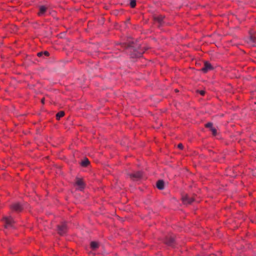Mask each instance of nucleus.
Returning a JSON list of instances; mask_svg holds the SVG:
<instances>
[{
	"instance_id": "obj_3",
	"label": "nucleus",
	"mask_w": 256,
	"mask_h": 256,
	"mask_svg": "<svg viewBox=\"0 0 256 256\" xmlns=\"http://www.w3.org/2000/svg\"><path fill=\"white\" fill-rule=\"evenodd\" d=\"M130 178L134 180H138L142 178V172L140 171L136 172L134 173H130L128 174Z\"/></svg>"
},
{
	"instance_id": "obj_2",
	"label": "nucleus",
	"mask_w": 256,
	"mask_h": 256,
	"mask_svg": "<svg viewBox=\"0 0 256 256\" xmlns=\"http://www.w3.org/2000/svg\"><path fill=\"white\" fill-rule=\"evenodd\" d=\"M2 222L4 223V228H14V222L11 216H4L2 219Z\"/></svg>"
},
{
	"instance_id": "obj_4",
	"label": "nucleus",
	"mask_w": 256,
	"mask_h": 256,
	"mask_svg": "<svg viewBox=\"0 0 256 256\" xmlns=\"http://www.w3.org/2000/svg\"><path fill=\"white\" fill-rule=\"evenodd\" d=\"M67 230V227L65 223H62L58 226V232L60 235L64 234Z\"/></svg>"
},
{
	"instance_id": "obj_14",
	"label": "nucleus",
	"mask_w": 256,
	"mask_h": 256,
	"mask_svg": "<svg viewBox=\"0 0 256 256\" xmlns=\"http://www.w3.org/2000/svg\"><path fill=\"white\" fill-rule=\"evenodd\" d=\"M256 38L254 36H250V40L248 42L250 43V44L254 46L255 45V43L256 42Z\"/></svg>"
},
{
	"instance_id": "obj_15",
	"label": "nucleus",
	"mask_w": 256,
	"mask_h": 256,
	"mask_svg": "<svg viewBox=\"0 0 256 256\" xmlns=\"http://www.w3.org/2000/svg\"><path fill=\"white\" fill-rule=\"evenodd\" d=\"M90 246L94 250H96L98 247V242H92L90 243Z\"/></svg>"
},
{
	"instance_id": "obj_17",
	"label": "nucleus",
	"mask_w": 256,
	"mask_h": 256,
	"mask_svg": "<svg viewBox=\"0 0 256 256\" xmlns=\"http://www.w3.org/2000/svg\"><path fill=\"white\" fill-rule=\"evenodd\" d=\"M130 5L132 8H134L136 6V0H130Z\"/></svg>"
},
{
	"instance_id": "obj_20",
	"label": "nucleus",
	"mask_w": 256,
	"mask_h": 256,
	"mask_svg": "<svg viewBox=\"0 0 256 256\" xmlns=\"http://www.w3.org/2000/svg\"><path fill=\"white\" fill-rule=\"evenodd\" d=\"M49 54H50L48 52H47V51L43 52L44 58L48 56H49Z\"/></svg>"
},
{
	"instance_id": "obj_24",
	"label": "nucleus",
	"mask_w": 256,
	"mask_h": 256,
	"mask_svg": "<svg viewBox=\"0 0 256 256\" xmlns=\"http://www.w3.org/2000/svg\"><path fill=\"white\" fill-rule=\"evenodd\" d=\"M42 104H44V99H42Z\"/></svg>"
},
{
	"instance_id": "obj_9",
	"label": "nucleus",
	"mask_w": 256,
	"mask_h": 256,
	"mask_svg": "<svg viewBox=\"0 0 256 256\" xmlns=\"http://www.w3.org/2000/svg\"><path fill=\"white\" fill-rule=\"evenodd\" d=\"M76 184L79 186L80 190H82L84 188V184L82 180L80 178H77Z\"/></svg>"
},
{
	"instance_id": "obj_26",
	"label": "nucleus",
	"mask_w": 256,
	"mask_h": 256,
	"mask_svg": "<svg viewBox=\"0 0 256 256\" xmlns=\"http://www.w3.org/2000/svg\"><path fill=\"white\" fill-rule=\"evenodd\" d=\"M255 104H256V102H255Z\"/></svg>"
},
{
	"instance_id": "obj_25",
	"label": "nucleus",
	"mask_w": 256,
	"mask_h": 256,
	"mask_svg": "<svg viewBox=\"0 0 256 256\" xmlns=\"http://www.w3.org/2000/svg\"><path fill=\"white\" fill-rule=\"evenodd\" d=\"M175 91L177 92H178V90L176 89V90H175Z\"/></svg>"
},
{
	"instance_id": "obj_5",
	"label": "nucleus",
	"mask_w": 256,
	"mask_h": 256,
	"mask_svg": "<svg viewBox=\"0 0 256 256\" xmlns=\"http://www.w3.org/2000/svg\"><path fill=\"white\" fill-rule=\"evenodd\" d=\"M182 200L184 204H192V202L194 200V199L193 198L186 194L182 196Z\"/></svg>"
},
{
	"instance_id": "obj_8",
	"label": "nucleus",
	"mask_w": 256,
	"mask_h": 256,
	"mask_svg": "<svg viewBox=\"0 0 256 256\" xmlns=\"http://www.w3.org/2000/svg\"><path fill=\"white\" fill-rule=\"evenodd\" d=\"M174 236H170L166 238L165 242L168 245L172 246L174 243Z\"/></svg>"
},
{
	"instance_id": "obj_21",
	"label": "nucleus",
	"mask_w": 256,
	"mask_h": 256,
	"mask_svg": "<svg viewBox=\"0 0 256 256\" xmlns=\"http://www.w3.org/2000/svg\"><path fill=\"white\" fill-rule=\"evenodd\" d=\"M37 56L39 57H43L44 58L43 52H38L37 54Z\"/></svg>"
},
{
	"instance_id": "obj_22",
	"label": "nucleus",
	"mask_w": 256,
	"mask_h": 256,
	"mask_svg": "<svg viewBox=\"0 0 256 256\" xmlns=\"http://www.w3.org/2000/svg\"><path fill=\"white\" fill-rule=\"evenodd\" d=\"M178 148L180 150H182L184 148V146L182 145V144H179L178 145Z\"/></svg>"
},
{
	"instance_id": "obj_7",
	"label": "nucleus",
	"mask_w": 256,
	"mask_h": 256,
	"mask_svg": "<svg viewBox=\"0 0 256 256\" xmlns=\"http://www.w3.org/2000/svg\"><path fill=\"white\" fill-rule=\"evenodd\" d=\"M11 208L14 210L19 212H20L22 208L19 203H14L11 206Z\"/></svg>"
},
{
	"instance_id": "obj_16",
	"label": "nucleus",
	"mask_w": 256,
	"mask_h": 256,
	"mask_svg": "<svg viewBox=\"0 0 256 256\" xmlns=\"http://www.w3.org/2000/svg\"><path fill=\"white\" fill-rule=\"evenodd\" d=\"M64 111H60L56 114V118L57 120H60L61 118L64 116Z\"/></svg>"
},
{
	"instance_id": "obj_6",
	"label": "nucleus",
	"mask_w": 256,
	"mask_h": 256,
	"mask_svg": "<svg viewBox=\"0 0 256 256\" xmlns=\"http://www.w3.org/2000/svg\"><path fill=\"white\" fill-rule=\"evenodd\" d=\"M212 69V66L210 63L206 62L204 64V67L201 69L202 71L204 73L207 72L208 71Z\"/></svg>"
},
{
	"instance_id": "obj_1",
	"label": "nucleus",
	"mask_w": 256,
	"mask_h": 256,
	"mask_svg": "<svg viewBox=\"0 0 256 256\" xmlns=\"http://www.w3.org/2000/svg\"><path fill=\"white\" fill-rule=\"evenodd\" d=\"M128 48L130 49L131 51L132 50L134 54L132 55L133 56L140 57L144 52L143 48H141L138 45H135L133 42H130Z\"/></svg>"
},
{
	"instance_id": "obj_23",
	"label": "nucleus",
	"mask_w": 256,
	"mask_h": 256,
	"mask_svg": "<svg viewBox=\"0 0 256 256\" xmlns=\"http://www.w3.org/2000/svg\"><path fill=\"white\" fill-rule=\"evenodd\" d=\"M198 92L202 96H204L205 94V92L204 90H200Z\"/></svg>"
},
{
	"instance_id": "obj_13",
	"label": "nucleus",
	"mask_w": 256,
	"mask_h": 256,
	"mask_svg": "<svg viewBox=\"0 0 256 256\" xmlns=\"http://www.w3.org/2000/svg\"><path fill=\"white\" fill-rule=\"evenodd\" d=\"M164 18V16H159L154 18V19L156 21L160 23V24H162L163 20Z\"/></svg>"
},
{
	"instance_id": "obj_19",
	"label": "nucleus",
	"mask_w": 256,
	"mask_h": 256,
	"mask_svg": "<svg viewBox=\"0 0 256 256\" xmlns=\"http://www.w3.org/2000/svg\"><path fill=\"white\" fill-rule=\"evenodd\" d=\"M213 135L216 136L217 134L216 130L214 128H212L210 129Z\"/></svg>"
},
{
	"instance_id": "obj_11",
	"label": "nucleus",
	"mask_w": 256,
	"mask_h": 256,
	"mask_svg": "<svg viewBox=\"0 0 256 256\" xmlns=\"http://www.w3.org/2000/svg\"><path fill=\"white\" fill-rule=\"evenodd\" d=\"M156 186L159 190L164 188V182L162 180H158L156 183Z\"/></svg>"
},
{
	"instance_id": "obj_10",
	"label": "nucleus",
	"mask_w": 256,
	"mask_h": 256,
	"mask_svg": "<svg viewBox=\"0 0 256 256\" xmlns=\"http://www.w3.org/2000/svg\"><path fill=\"white\" fill-rule=\"evenodd\" d=\"M48 8L44 6H41L40 7V12L38 13L39 16H42L46 12Z\"/></svg>"
},
{
	"instance_id": "obj_12",
	"label": "nucleus",
	"mask_w": 256,
	"mask_h": 256,
	"mask_svg": "<svg viewBox=\"0 0 256 256\" xmlns=\"http://www.w3.org/2000/svg\"><path fill=\"white\" fill-rule=\"evenodd\" d=\"M90 164V162L87 158H85L80 162V164L84 167H86Z\"/></svg>"
},
{
	"instance_id": "obj_18",
	"label": "nucleus",
	"mask_w": 256,
	"mask_h": 256,
	"mask_svg": "<svg viewBox=\"0 0 256 256\" xmlns=\"http://www.w3.org/2000/svg\"><path fill=\"white\" fill-rule=\"evenodd\" d=\"M206 127L208 128H210V130L213 128L212 126V122H208L206 124Z\"/></svg>"
}]
</instances>
